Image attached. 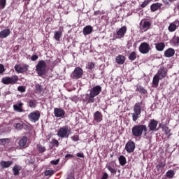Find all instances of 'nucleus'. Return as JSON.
<instances>
[{
    "label": "nucleus",
    "mask_w": 179,
    "mask_h": 179,
    "mask_svg": "<svg viewBox=\"0 0 179 179\" xmlns=\"http://www.w3.org/2000/svg\"><path fill=\"white\" fill-rule=\"evenodd\" d=\"M20 170H22V166L15 164L13 168V173L14 176H19V174H20Z\"/></svg>",
    "instance_id": "27"
},
{
    "label": "nucleus",
    "mask_w": 179,
    "mask_h": 179,
    "mask_svg": "<svg viewBox=\"0 0 179 179\" xmlns=\"http://www.w3.org/2000/svg\"><path fill=\"white\" fill-rule=\"evenodd\" d=\"M76 156L77 157H81V158L85 157V155H83V153H80V152L77 153Z\"/></svg>",
    "instance_id": "56"
},
{
    "label": "nucleus",
    "mask_w": 179,
    "mask_h": 179,
    "mask_svg": "<svg viewBox=\"0 0 179 179\" xmlns=\"http://www.w3.org/2000/svg\"><path fill=\"white\" fill-rule=\"evenodd\" d=\"M136 92H139L141 94H146L148 93V90H146L141 85H138L136 89Z\"/></svg>",
    "instance_id": "32"
},
{
    "label": "nucleus",
    "mask_w": 179,
    "mask_h": 179,
    "mask_svg": "<svg viewBox=\"0 0 179 179\" xmlns=\"http://www.w3.org/2000/svg\"><path fill=\"white\" fill-rule=\"evenodd\" d=\"M55 173V171H54L53 170H46V171H45V176H52Z\"/></svg>",
    "instance_id": "43"
},
{
    "label": "nucleus",
    "mask_w": 179,
    "mask_h": 179,
    "mask_svg": "<svg viewBox=\"0 0 179 179\" xmlns=\"http://www.w3.org/2000/svg\"><path fill=\"white\" fill-rule=\"evenodd\" d=\"M94 120L96 122H101L103 121V115L100 111H96L94 114Z\"/></svg>",
    "instance_id": "19"
},
{
    "label": "nucleus",
    "mask_w": 179,
    "mask_h": 179,
    "mask_svg": "<svg viewBox=\"0 0 179 179\" xmlns=\"http://www.w3.org/2000/svg\"><path fill=\"white\" fill-rule=\"evenodd\" d=\"M17 91L20 92V93H24L26 92V87L25 86L17 87Z\"/></svg>",
    "instance_id": "45"
},
{
    "label": "nucleus",
    "mask_w": 179,
    "mask_h": 179,
    "mask_svg": "<svg viewBox=\"0 0 179 179\" xmlns=\"http://www.w3.org/2000/svg\"><path fill=\"white\" fill-rule=\"evenodd\" d=\"M136 55H137L136 52H131L128 56L129 61H131V62L133 61H135V59H136Z\"/></svg>",
    "instance_id": "34"
},
{
    "label": "nucleus",
    "mask_w": 179,
    "mask_h": 179,
    "mask_svg": "<svg viewBox=\"0 0 179 179\" xmlns=\"http://www.w3.org/2000/svg\"><path fill=\"white\" fill-rule=\"evenodd\" d=\"M71 139L72 141H73V142H78V141H79V135H75L71 136Z\"/></svg>",
    "instance_id": "50"
},
{
    "label": "nucleus",
    "mask_w": 179,
    "mask_h": 179,
    "mask_svg": "<svg viewBox=\"0 0 179 179\" xmlns=\"http://www.w3.org/2000/svg\"><path fill=\"white\" fill-rule=\"evenodd\" d=\"M93 31V27L90 25H87L83 28V33L84 36H87L89 34H92Z\"/></svg>",
    "instance_id": "20"
},
{
    "label": "nucleus",
    "mask_w": 179,
    "mask_h": 179,
    "mask_svg": "<svg viewBox=\"0 0 179 179\" xmlns=\"http://www.w3.org/2000/svg\"><path fill=\"white\" fill-rule=\"evenodd\" d=\"M127 28L126 26H123L120 29H119L116 32L117 38H124L125 34H127Z\"/></svg>",
    "instance_id": "16"
},
{
    "label": "nucleus",
    "mask_w": 179,
    "mask_h": 179,
    "mask_svg": "<svg viewBox=\"0 0 179 179\" xmlns=\"http://www.w3.org/2000/svg\"><path fill=\"white\" fill-rule=\"evenodd\" d=\"M168 72H169V70L167 69V68H165L163 66H161L157 71V73L153 77L152 87H158L159 82H160L162 79L166 78V77L167 76Z\"/></svg>",
    "instance_id": "1"
},
{
    "label": "nucleus",
    "mask_w": 179,
    "mask_h": 179,
    "mask_svg": "<svg viewBox=\"0 0 179 179\" xmlns=\"http://www.w3.org/2000/svg\"><path fill=\"white\" fill-rule=\"evenodd\" d=\"M5 71H6L5 66H3V64H0V75H2V73H3Z\"/></svg>",
    "instance_id": "48"
},
{
    "label": "nucleus",
    "mask_w": 179,
    "mask_h": 179,
    "mask_svg": "<svg viewBox=\"0 0 179 179\" xmlns=\"http://www.w3.org/2000/svg\"><path fill=\"white\" fill-rule=\"evenodd\" d=\"M10 35V29H5L0 31V38H6L8 36Z\"/></svg>",
    "instance_id": "21"
},
{
    "label": "nucleus",
    "mask_w": 179,
    "mask_h": 179,
    "mask_svg": "<svg viewBox=\"0 0 179 179\" xmlns=\"http://www.w3.org/2000/svg\"><path fill=\"white\" fill-rule=\"evenodd\" d=\"M14 69L17 72V73H23V72H26V71H27L25 67H22L19 64H16L14 66Z\"/></svg>",
    "instance_id": "26"
},
{
    "label": "nucleus",
    "mask_w": 179,
    "mask_h": 179,
    "mask_svg": "<svg viewBox=\"0 0 179 179\" xmlns=\"http://www.w3.org/2000/svg\"><path fill=\"white\" fill-rule=\"evenodd\" d=\"M15 129H23V124L17 123V124H15Z\"/></svg>",
    "instance_id": "49"
},
{
    "label": "nucleus",
    "mask_w": 179,
    "mask_h": 179,
    "mask_svg": "<svg viewBox=\"0 0 179 179\" xmlns=\"http://www.w3.org/2000/svg\"><path fill=\"white\" fill-rule=\"evenodd\" d=\"M158 124L159 122H157V120L155 119L150 120L148 125L149 132H156V131H159V129H157Z\"/></svg>",
    "instance_id": "13"
},
{
    "label": "nucleus",
    "mask_w": 179,
    "mask_h": 179,
    "mask_svg": "<svg viewBox=\"0 0 179 179\" xmlns=\"http://www.w3.org/2000/svg\"><path fill=\"white\" fill-rule=\"evenodd\" d=\"M62 37V31H57L55 32L54 38L57 41H59Z\"/></svg>",
    "instance_id": "29"
},
{
    "label": "nucleus",
    "mask_w": 179,
    "mask_h": 179,
    "mask_svg": "<svg viewBox=\"0 0 179 179\" xmlns=\"http://www.w3.org/2000/svg\"><path fill=\"white\" fill-rule=\"evenodd\" d=\"M9 143V138H0V145H5Z\"/></svg>",
    "instance_id": "44"
},
{
    "label": "nucleus",
    "mask_w": 179,
    "mask_h": 179,
    "mask_svg": "<svg viewBox=\"0 0 179 179\" xmlns=\"http://www.w3.org/2000/svg\"><path fill=\"white\" fill-rule=\"evenodd\" d=\"M0 96H1V91H0Z\"/></svg>",
    "instance_id": "60"
},
{
    "label": "nucleus",
    "mask_w": 179,
    "mask_h": 179,
    "mask_svg": "<svg viewBox=\"0 0 179 179\" xmlns=\"http://www.w3.org/2000/svg\"><path fill=\"white\" fill-rule=\"evenodd\" d=\"M166 167V160L164 159H160L158 161V164L156 165V170L155 173L157 174H162L163 173V170Z\"/></svg>",
    "instance_id": "12"
},
{
    "label": "nucleus",
    "mask_w": 179,
    "mask_h": 179,
    "mask_svg": "<svg viewBox=\"0 0 179 179\" xmlns=\"http://www.w3.org/2000/svg\"><path fill=\"white\" fill-rule=\"evenodd\" d=\"M36 148L39 152V153H44V152H45V150H47V148H45V146H43V145L41 144H38L36 145Z\"/></svg>",
    "instance_id": "35"
},
{
    "label": "nucleus",
    "mask_w": 179,
    "mask_h": 179,
    "mask_svg": "<svg viewBox=\"0 0 179 179\" xmlns=\"http://www.w3.org/2000/svg\"><path fill=\"white\" fill-rule=\"evenodd\" d=\"M50 163L53 165V166H57V164H59V159H57L56 160H52L50 162Z\"/></svg>",
    "instance_id": "51"
},
{
    "label": "nucleus",
    "mask_w": 179,
    "mask_h": 179,
    "mask_svg": "<svg viewBox=\"0 0 179 179\" xmlns=\"http://www.w3.org/2000/svg\"><path fill=\"white\" fill-rule=\"evenodd\" d=\"M6 6V0H0V9H5Z\"/></svg>",
    "instance_id": "42"
},
{
    "label": "nucleus",
    "mask_w": 179,
    "mask_h": 179,
    "mask_svg": "<svg viewBox=\"0 0 179 179\" xmlns=\"http://www.w3.org/2000/svg\"><path fill=\"white\" fill-rule=\"evenodd\" d=\"M83 76V69L80 67H76L71 74V79H80Z\"/></svg>",
    "instance_id": "8"
},
{
    "label": "nucleus",
    "mask_w": 179,
    "mask_h": 179,
    "mask_svg": "<svg viewBox=\"0 0 179 179\" xmlns=\"http://www.w3.org/2000/svg\"><path fill=\"white\" fill-rule=\"evenodd\" d=\"M162 6H163V3H154L150 6L151 12H156L162 9Z\"/></svg>",
    "instance_id": "18"
},
{
    "label": "nucleus",
    "mask_w": 179,
    "mask_h": 179,
    "mask_svg": "<svg viewBox=\"0 0 179 179\" xmlns=\"http://www.w3.org/2000/svg\"><path fill=\"white\" fill-rule=\"evenodd\" d=\"M19 145L23 148L24 146H26V144L27 143V137L23 136L20 141H19Z\"/></svg>",
    "instance_id": "30"
},
{
    "label": "nucleus",
    "mask_w": 179,
    "mask_h": 179,
    "mask_svg": "<svg viewBox=\"0 0 179 179\" xmlns=\"http://www.w3.org/2000/svg\"><path fill=\"white\" fill-rule=\"evenodd\" d=\"M163 130H164L165 135H169V134H170V132H171V129H170V128H169V127H164Z\"/></svg>",
    "instance_id": "47"
},
{
    "label": "nucleus",
    "mask_w": 179,
    "mask_h": 179,
    "mask_svg": "<svg viewBox=\"0 0 179 179\" xmlns=\"http://www.w3.org/2000/svg\"><path fill=\"white\" fill-rule=\"evenodd\" d=\"M146 109V104L143 101L137 102L133 106L134 113H131L132 120L134 122L138 121V119L141 117L142 111H145Z\"/></svg>",
    "instance_id": "3"
},
{
    "label": "nucleus",
    "mask_w": 179,
    "mask_h": 179,
    "mask_svg": "<svg viewBox=\"0 0 179 179\" xmlns=\"http://www.w3.org/2000/svg\"><path fill=\"white\" fill-rule=\"evenodd\" d=\"M168 30L171 33H173V31H176V30H177V25L176 24V22L171 23L168 27Z\"/></svg>",
    "instance_id": "28"
},
{
    "label": "nucleus",
    "mask_w": 179,
    "mask_h": 179,
    "mask_svg": "<svg viewBox=\"0 0 179 179\" xmlns=\"http://www.w3.org/2000/svg\"><path fill=\"white\" fill-rule=\"evenodd\" d=\"M23 103L20 102L15 105H13L14 111H17V113H23Z\"/></svg>",
    "instance_id": "23"
},
{
    "label": "nucleus",
    "mask_w": 179,
    "mask_h": 179,
    "mask_svg": "<svg viewBox=\"0 0 179 179\" xmlns=\"http://www.w3.org/2000/svg\"><path fill=\"white\" fill-rule=\"evenodd\" d=\"M31 61H37L38 59V56L36 55H34L31 57Z\"/></svg>",
    "instance_id": "52"
},
{
    "label": "nucleus",
    "mask_w": 179,
    "mask_h": 179,
    "mask_svg": "<svg viewBox=\"0 0 179 179\" xmlns=\"http://www.w3.org/2000/svg\"><path fill=\"white\" fill-rule=\"evenodd\" d=\"M101 86L96 85L90 89L89 96L86 98L87 104L94 103V97L99 96L101 93Z\"/></svg>",
    "instance_id": "4"
},
{
    "label": "nucleus",
    "mask_w": 179,
    "mask_h": 179,
    "mask_svg": "<svg viewBox=\"0 0 179 179\" xmlns=\"http://www.w3.org/2000/svg\"><path fill=\"white\" fill-rule=\"evenodd\" d=\"M52 144L53 145V146H56V148H58V146H59V142L55 138H53L52 140Z\"/></svg>",
    "instance_id": "46"
},
{
    "label": "nucleus",
    "mask_w": 179,
    "mask_h": 179,
    "mask_svg": "<svg viewBox=\"0 0 179 179\" xmlns=\"http://www.w3.org/2000/svg\"><path fill=\"white\" fill-rule=\"evenodd\" d=\"M107 178H108V173H107L105 172V173L103 174V176H102V177H101V179H107Z\"/></svg>",
    "instance_id": "53"
},
{
    "label": "nucleus",
    "mask_w": 179,
    "mask_h": 179,
    "mask_svg": "<svg viewBox=\"0 0 179 179\" xmlns=\"http://www.w3.org/2000/svg\"><path fill=\"white\" fill-rule=\"evenodd\" d=\"M29 107L31 108H36L37 106V101L36 99H30L28 101Z\"/></svg>",
    "instance_id": "33"
},
{
    "label": "nucleus",
    "mask_w": 179,
    "mask_h": 179,
    "mask_svg": "<svg viewBox=\"0 0 179 179\" xmlns=\"http://www.w3.org/2000/svg\"><path fill=\"white\" fill-rule=\"evenodd\" d=\"M54 114L56 118H64L65 117V110L61 108H55Z\"/></svg>",
    "instance_id": "15"
},
{
    "label": "nucleus",
    "mask_w": 179,
    "mask_h": 179,
    "mask_svg": "<svg viewBox=\"0 0 179 179\" xmlns=\"http://www.w3.org/2000/svg\"><path fill=\"white\" fill-rule=\"evenodd\" d=\"M153 0H145L141 4V8H146Z\"/></svg>",
    "instance_id": "40"
},
{
    "label": "nucleus",
    "mask_w": 179,
    "mask_h": 179,
    "mask_svg": "<svg viewBox=\"0 0 179 179\" xmlns=\"http://www.w3.org/2000/svg\"><path fill=\"white\" fill-rule=\"evenodd\" d=\"M175 54L176 50L173 48H169L164 52V57L166 58H171V57H174Z\"/></svg>",
    "instance_id": "17"
},
{
    "label": "nucleus",
    "mask_w": 179,
    "mask_h": 179,
    "mask_svg": "<svg viewBox=\"0 0 179 179\" xmlns=\"http://www.w3.org/2000/svg\"><path fill=\"white\" fill-rule=\"evenodd\" d=\"M131 132L134 138H141L142 135L148 139V126L146 124H137L132 127Z\"/></svg>",
    "instance_id": "2"
},
{
    "label": "nucleus",
    "mask_w": 179,
    "mask_h": 179,
    "mask_svg": "<svg viewBox=\"0 0 179 179\" xmlns=\"http://www.w3.org/2000/svg\"><path fill=\"white\" fill-rule=\"evenodd\" d=\"M166 48V44L164 42L158 43L155 44V49L157 51L162 52Z\"/></svg>",
    "instance_id": "25"
},
{
    "label": "nucleus",
    "mask_w": 179,
    "mask_h": 179,
    "mask_svg": "<svg viewBox=\"0 0 179 179\" xmlns=\"http://www.w3.org/2000/svg\"><path fill=\"white\" fill-rule=\"evenodd\" d=\"M96 66V64L94 62H88L87 64V69H90V71H92V69H94V67Z\"/></svg>",
    "instance_id": "38"
},
{
    "label": "nucleus",
    "mask_w": 179,
    "mask_h": 179,
    "mask_svg": "<svg viewBox=\"0 0 179 179\" xmlns=\"http://www.w3.org/2000/svg\"><path fill=\"white\" fill-rule=\"evenodd\" d=\"M94 16H99V15H101V11L100 10H96L94 12Z\"/></svg>",
    "instance_id": "55"
},
{
    "label": "nucleus",
    "mask_w": 179,
    "mask_h": 179,
    "mask_svg": "<svg viewBox=\"0 0 179 179\" xmlns=\"http://www.w3.org/2000/svg\"><path fill=\"white\" fill-rule=\"evenodd\" d=\"M135 148V142L134 141H128L125 145V150L127 153H134Z\"/></svg>",
    "instance_id": "14"
},
{
    "label": "nucleus",
    "mask_w": 179,
    "mask_h": 179,
    "mask_svg": "<svg viewBox=\"0 0 179 179\" xmlns=\"http://www.w3.org/2000/svg\"><path fill=\"white\" fill-rule=\"evenodd\" d=\"M13 164V161H1L0 162V166L2 169H8Z\"/></svg>",
    "instance_id": "22"
},
{
    "label": "nucleus",
    "mask_w": 179,
    "mask_h": 179,
    "mask_svg": "<svg viewBox=\"0 0 179 179\" xmlns=\"http://www.w3.org/2000/svg\"><path fill=\"white\" fill-rule=\"evenodd\" d=\"M35 89L36 91L38 92V93H42V92H43V86L40 84H36L35 85Z\"/></svg>",
    "instance_id": "41"
},
{
    "label": "nucleus",
    "mask_w": 179,
    "mask_h": 179,
    "mask_svg": "<svg viewBox=\"0 0 179 179\" xmlns=\"http://www.w3.org/2000/svg\"><path fill=\"white\" fill-rule=\"evenodd\" d=\"M106 169L110 171L111 174L115 175L117 174V169L111 167L110 165H106Z\"/></svg>",
    "instance_id": "37"
},
{
    "label": "nucleus",
    "mask_w": 179,
    "mask_h": 179,
    "mask_svg": "<svg viewBox=\"0 0 179 179\" xmlns=\"http://www.w3.org/2000/svg\"><path fill=\"white\" fill-rule=\"evenodd\" d=\"M171 43L174 45H179V36L175 35L171 41Z\"/></svg>",
    "instance_id": "36"
},
{
    "label": "nucleus",
    "mask_w": 179,
    "mask_h": 179,
    "mask_svg": "<svg viewBox=\"0 0 179 179\" xmlns=\"http://www.w3.org/2000/svg\"><path fill=\"white\" fill-rule=\"evenodd\" d=\"M23 1H28V2H30L31 0H23Z\"/></svg>",
    "instance_id": "59"
},
{
    "label": "nucleus",
    "mask_w": 179,
    "mask_h": 179,
    "mask_svg": "<svg viewBox=\"0 0 179 179\" xmlns=\"http://www.w3.org/2000/svg\"><path fill=\"white\" fill-rule=\"evenodd\" d=\"M162 2L164 3V5H166V6H170V1H169L168 0H162Z\"/></svg>",
    "instance_id": "54"
},
{
    "label": "nucleus",
    "mask_w": 179,
    "mask_h": 179,
    "mask_svg": "<svg viewBox=\"0 0 179 179\" xmlns=\"http://www.w3.org/2000/svg\"><path fill=\"white\" fill-rule=\"evenodd\" d=\"M151 26L152 23L150 22L142 20L139 24L140 31H141V33H145V31L150 30Z\"/></svg>",
    "instance_id": "9"
},
{
    "label": "nucleus",
    "mask_w": 179,
    "mask_h": 179,
    "mask_svg": "<svg viewBox=\"0 0 179 179\" xmlns=\"http://www.w3.org/2000/svg\"><path fill=\"white\" fill-rule=\"evenodd\" d=\"M118 160L120 166H125L127 164V158L124 155H120Z\"/></svg>",
    "instance_id": "31"
},
{
    "label": "nucleus",
    "mask_w": 179,
    "mask_h": 179,
    "mask_svg": "<svg viewBox=\"0 0 179 179\" xmlns=\"http://www.w3.org/2000/svg\"><path fill=\"white\" fill-rule=\"evenodd\" d=\"M47 68V64L45 61L40 60L36 66V71L38 76H44L46 73L45 69Z\"/></svg>",
    "instance_id": "5"
},
{
    "label": "nucleus",
    "mask_w": 179,
    "mask_h": 179,
    "mask_svg": "<svg viewBox=\"0 0 179 179\" xmlns=\"http://www.w3.org/2000/svg\"><path fill=\"white\" fill-rule=\"evenodd\" d=\"M69 157H73V155H71V154H67L65 155V158L68 159Z\"/></svg>",
    "instance_id": "57"
},
{
    "label": "nucleus",
    "mask_w": 179,
    "mask_h": 179,
    "mask_svg": "<svg viewBox=\"0 0 179 179\" xmlns=\"http://www.w3.org/2000/svg\"><path fill=\"white\" fill-rule=\"evenodd\" d=\"M69 135H71V129L68 125L60 127L57 131V136L62 138V139H64V138H69Z\"/></svg>",
    "instance_id": "6"
},
{
    "label": "nucleus",
    "mask_w": 179,
    "mask_h": 179,
    "mask_svg": "<svg viewBox=\"0 0 179 179\" xmlns=\"http://www.w3.org/2000/svg\"><path fill=\"white\" fill-rule=\"evenodd\" d=\"M176 1L177 0H169V1L171 2V3H173V2H176Z\"/></svg>",
    "instance_id": "58"
},
{
    "label": "nucleus",
    "mask_w": 179,
    "mask_h": 179,
    "mask_svg": "<svg viewBox=\"0 0 179 179\" xmlns=\"http://www.w3.org/2000/svg\"><path fill=\"white\" fill-rule=\"evenodd\" d=\"M116 62L119 65H123L125 62V56L119 55L116 57Z\"/></svg>",
    "instance_id": "24"
},
{
    "label": "nucleus",
    "mask_w": 179,
    "mask_h": 179,
    "mask_svg": "<svg viewBox=\"0 0 179 179\" xmlns=\"http://www.w3.org/2000/svg\"><path fill=\"white\" fill-rule=\"evenodd\" d=\"M138 50L141 54H149L150 51L152 50V48L147 42H143L141 43Z\"/></svg>",
    "instance_id": "11"
},
{
    "label": "nucleus",
    "mask_w": 179,
    "mask_h": 179,
    "mask_svg": "<svg viewBox=\"0 0 179 179\" xmlns=\"http://www.w3.org/2000/svg\"><path fill=\"white\" fill-rule=\"evenodd\" d=\"M40 117H41V113H40L39 110L31 112L28 115L29 121H31V122H34V124H36V122L40 120Z\"/></svg>",
    "instance_id": "10"
},
{
    "label": "nucleus",
    "mask_w": 179,
    "mask_h": 179,
    "mask_svg": "<svg viewBox=\"0 0 179 179\" xmlns=\"http://www.w3.org/2000/svg\"><path fill=\"white\" fill-rule=\"evenodd\" d=\"M19 82V76L15 75L11 77H4L1 79L3 85H16Z\"/></svg>",
    "instance_id": "7"
},
{
    "label": "nucleus",
    "mask_w": 179,
    "mask_h": 179,
    "mask_svg": "<svg viewBox=\"0 0 179 179\" xmlns=\"http://www.w3.org/2000/svg\"><path fill=\"white\" fill-rule=\"evenodd\" d=\"M174 174H176V173H174L173 170H169L166 172V176L168 178H173Z\"/></svg>",
    "instance_id": "39"
}]
</instances>
